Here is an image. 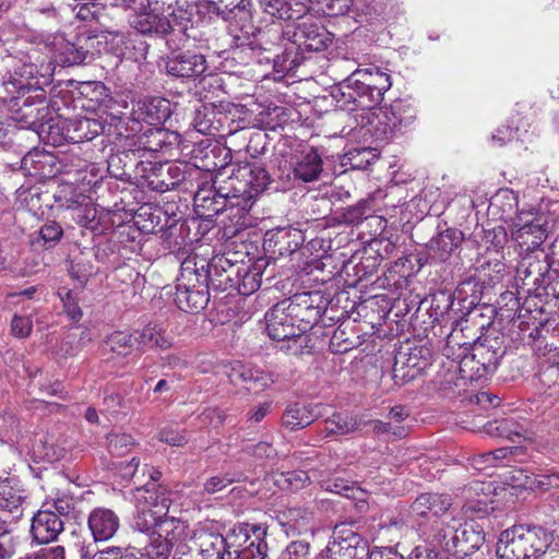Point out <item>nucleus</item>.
Wrapping results in <instances>:
<instances>
[{
	"instance_id": "obj_1",
	"label": "nucleus",
	"mask_w": 559,
	"mask_h": 559,
	"mask_svg": "<svg viewBox=\"0 0 559 559\" xmlns=\"http://www.w3.org/2000/svg\"><path fill=\"white\" fill-rule=\"evenodd\" d=\"M391 85L390 75L378 68L356 69L335 86L332 96L340 109L365 114L383 100Z\"/></svg>"
},
{
	"instance_id": "obj_2",
	"label": "nucleus",
	"mask_w": 559,
	"mask_h": 559,
	"mask_svg": "<svg viewBox=\"0 0 559 559\" xmlns=\"http://www.w3.org/2000/svg\"><path fill=\"white\" fill-rule=\"evenodd\" d=\"M283 38L288 45L282 55L275 56L274 67L277 71L290 72L302 63L306 52L325 50L331 45L333 36L310 15L293 26H286Z\"/></svg>"
},
{
	"instance_id": "obj_3",
	"label": "nucleus",
	"mask_w": 559,
	"mask_h": 559,
	"mask_svg": "<svg viewBox=\"0 0 559 559\" xmlns=\"http://www.w3.org/2000/svg\"><path fill=\"white\" fill-rule=\"evenodd\" d=\"M442 353L456 361L462 377L469 380H478L492 373L502 356L499 348L485 342L461 344L453 333L449 335Z\"/></svg>"
},
{
	"instance_id": "obj_4",
	"label": "nucleus",
	"mask_w": 559,
	"mask_h": 559,
	"mask_svg": "<svg viewBox=\"0 0 559 559\" xmlns=\"http://www.w3.org/2000/svg\"><path fill=\"white\" fill-rule=\"evenodd\" d=\"M26 493L14 478L0 479V510L7 512L11 520L0 516V559L10 558L19 545L16 522L23 516Z\"/></svg>"
},
{
	"instance_id": "obj_5",
	"label": "nucleus",
	"mask_w": 559,
	"mask_h": 559,
	"mask_svg": "<svg viewBox=\"0 0 559 559\" xmlns=\"http://www.w3.org/2000/svg\"><path fill=\"white\" fill-rule=\"evenodd\" d=\"M28 61H24L21 67L16 68L15 76L13 80L5 83V87L9 92L16 91V99L31 91L36 92L34 99L36 104L40 105V108L33 109V102L27 97L23 103V108L25 109L23 117L28 119L29 123L36 122L39 118H43L44 115L41 111L47 109L45 106V92L41 88V84L39 78L45 79V75L41 71L45 68V59H40L38 51L33 49L32 55L27 57Z\"/></svg>"
},
{
	"instance_id": "obj_6",
	"label": "nucleus",
	"mask_w": 559,
	"mask_h": 559,
	"mask_svg": "<svg viewBox=\"0 0 559 559\" xmlns=\"http://www.w3.org/2000/svg\"><path fill=\"white\" fill-rule=\"evenodd\" d=\"M249 0H209L207 12L229 21V34L236 47H248L255 50L259 46L258 36L262 33L252 24Z\"/></svg>"
},
{
	"instance_id": "obj_7",
	"label": "nucleus",
	"mask_w": 559,
	"mask_h": 559,
	"mask_svg": "<svg viewBox=\"0 0 559 559\" xmlns=\"http://www.w3.org/2000/svg\"><path fill=\"white\" fill-rule=\"evenodd\" d=\"M549 546L540 527L512 526L500 534L496 554L499 559H542Z\"/></svg>"
},
{
	"instance_id": "obj_8",
	"label": "nucleus",
	"mask_w": 559,
	"mask_h": 559,
	"mask_svg": "<svg viewBox=\"0 0 559 559\" xmlns=\"http://www.w3.org/2000/svg\"><path fill=\"white\" fill-rule=\"evenodd\" d=\"M412 110L401 103H394L390 107H376L372 110L358 114L356 121L365 134H369L376 141H390L403 133L414 121Z\"/></svg>"
},
{
	"instance_id": "obj_9",
	"label": "nucleus",
	"mask_w": 559,
	"mask_h": 559,
	"mask_svg": "<svg viewBox=\"0 0 559 559\" xmlns=\"http://www.w3.org/2000/svg\"><path fill=\"white\" fill-rule=\"evenodd\" d=\"M209 275L200 272L198 259L189 257L180 266L175 285L174 301L185 312L198 313L209 301Z\"/></svg>"
},
{
	"instance_id": "obj_10",
	"label": "nucleus",
	"mask_w": 559,
	"mask_h": 559,
	"mask_svg": "<svg viewBox=\"0 0 559 559\" xmlns=\"http://www.w3.org/2000/svg\"><path fill=\"white\" fill-rule=\"evenodd\" d=\"M228 186L236 201L241 202L239 210L241 215L235 224V229L226 234L236 235L247 226L246 213L251 209L253 200L270 185V176L265 168L259 163L240 166L237 174L228 178Z\"/></svg>"
},
{
	"instance_id": "obj_11",
	"label": "nucleus",
	"mask_w": 559,
	"mask_h": 559,
	"mask_svg": "<svg viewBox=\"0 0 559 559\" xmlns=\"http://www.w3.org/2000/svg\"><path fill=\"white\" fill-rule=\"evenodd\" d=\"M267 527L264 524L240 523L227 533V548L222 559H264L267 551Z\"/></svg>"
},
{
	"instance_id": "obj_12",
	"label": "nucleus",
	"mask_w": 559,
	"mask_h": 559,
	"mask_svg": "<svg viewBox=\"0 0 559 559\" xmlns=\"http://www.w3.org/2000/svg\"><path fill=\"white\" fill-rule=\"evenodd\" d=\"M289 305L281 300L265 313L266 332L274 341H286V350L298 355L307 346L309 337L295 326L296 317L292 314Z\"/></svg>"
},
{
	"instance_id": "obj_13",
	"label": "nucleus",
	"mask_w": 559,
	"mask_h": 559,
	"mask_svg": "<svg viewBox=\"0 0 559 559\" xmlns=\"http://www.w3.org/2000/svg\"><path fill=\"white\" fill-rule=\"evenodd\" d=\"M104 131V124L86 117L66 119L59 117L50 120L47 126V138L53 146L63 145L66 142L81 143L91 141Z\"/></svg>"
},
{
	"instance_id": "obj_14",
	"label": "nucleus",
	"mask_w": 559,
	"mask_h": 559,
	"mask_svg": "<svg viewBox=\"0 0 559 559\" xmlns=\"http://www.w3.org/2000/svg\"><path fill=\"white\" fill-rule=\"evenodd\" d=\"M170 116V103L165 98L154 97L138 100L129 112H120L118 119L126 124L132 135L142 132L143 123L147 128L162 126Z\"/></svg>"
},
{
	"instance_id": "obj_15",
	"label": "nucleus",
	"mask_w": 559,
	"mask_h": 559,
	"mask_svg": "<svg viewBox=\"0 0 559 559\" xmlns=\"http://www.w3.org/2000/svg\"><path fill=\"white\" fill-rule=\"evenodd\" d=\"M194 209L201 217H213L223 211H229V216L238 217L241 215L239 204L227 182L218 183L215 179L211 186L200 188L193 198Z\"/></svg>"
},
{
	"instance_id": "obj_16",
	"label": "nucleus",
	"mask_w": 559,
	"mask_h": 559,
	"mask_svg": "<svg viewBox=\"0 0 559 559\" xmlns=\"http://www.w3.org/2000/svg\"><path fill=\"white\" fill-rule=\"evenodd\" d=\"M511 235L520 253L543 250L542 245L548 236L546 218L538 213L521 211L513 218Z\"/></svg>"
},
{
	"instance_id": "obj_17",
	"label": "nucleus",
	"mask_w": 559,
	"mask_h": 559,
	"mask_svg": "<svg viewBox=\"0 0 559 559\" xmlns=\"http://www.w3.org/2000/svg\"><path fill=\"white\" fill-rule=\"evenodd\" d=\"M453 499L443 492H424L411 504V516L419 530L452 515Z\"/></svg>"
},
{
	"instance_id": "obj_18",
	"label": "nucleus",
	"mask_w": 559,
	"mask_h": 559,
	"mask_svg": "<svg viewBox=\"0 0 559 559\" xmlns=\"http://www.w3.org/2000/svg\"><path fill=\"white\" fill-rule=\"evenodd\" d=\"M367 555L366 540L345 523L335 525L332 540L322 554L326 559H364Z\"/></svg>"
},
{
	"instance_id": "obj_19",
	"label": "nucleus",
	"mask_w": 559,
	"mask_h": 559,
	"mask_svg": "<svg viewBox=\"0 0 559 559\" xmlns=\"http://www.w3.org/2000/svg\"><path fill=\"white\" fill-rule=\"evenodd\" d=\"M520 257L516 266V280L521 281L523 286H530L528 290H538L546 287L549 284L548 280L554 275L546 252L537 250L520 253Z\"/></svg>"
},
{
	"instance_id": "obj_20",
	"label": "nucleus",
	"mask_w": 559,
	"mask_h": 559,
	"mask_svg": "<svg viewBox=\"0 0 559 559\" xmlns=\"http://www.w3.org/2000/svg\"><path fill=\"white\" fill-rule=\"evenodd\" d=\"M432 359V350L426 345L409 347L407 353L400 352L392 370L395 383L414 380L431 366Z\"/></svg>"
},
{
	"instance_id": "obj_21",
	"label": "nucleus",
	"mask_w": 559,
	"mask_h": 559,
	"mask_svg": "<svg viewBox=\"0 0 559 559\" xmlns=\"http://www.w3.org/2000/svg\"><path fill=\"white\" fill-rule=\"evenodd\" d=\"M198 263L200 272L209 275V285L217 289L233 288L240 275V265L226 253L216 254L209 262L200 259Z\"/></svg>"
},
{
	"instance_id": "obj_22",
	"label": "nucleus",
	"mask_w": 559,
	"mask_h": 559,
	"mask_svg": "<svg viewBox=\"0 0 559 559\" xmlns=\"http://www.w3.org/2000/svg\"><path fill=\"white\" fill-rule=\"evenodd\" d=\"M160 473L153 471L150 477L153 481L138 488L135 492L136 510H147L157 514V518L166 515L170 507V492L162 485L155 481L159 478Z\"/></svg>"
},
{
	"instance_id": "obj_23",
	"label": "nucleus",
	"mask_w": 559,
	"mask_h": 559,
	"mask_svg": "<svg viewBox=\"0 0 559 559\" xmlns=\"http://www.w3.org/2000/svg\"><path fill=\"white\" fill-rule=\"evenodd\" d=\"M206 69L207 63L204 56L192 51H174L165 60L167 74L175 78H198Z\"/></svg>"
},
{
	"instance_id": "obj_24",
	"label": "nucleus",
	"mask_w": 559,
	"mask_h": 559,
	"mask_svg": "<svg viewBox=\"0 0 559 559\" xmlns=\"http://www.w3.org/2000/svg\"><path fill=\"white\" fill-rule=\"evenodd\" d=\"M288 301L289 310L296 319L314 324L319 322L326 309V302L318 292H306L296 294L292 298L283 299Z\"/></svg>"
},
{
	"instance_id": "obj_25",
	"label": "nucleus",
	"mask_w": 559,
	"mask_h": 559,
	"mask_svg": "<svg viewBox=\"0 0 559 559\" xmlns=\"http://www.w3.org/2000/svg\"><path fill=\"white\" fill-rule=\"evenodd\" d=\"M227 535L211 532L204 528L197 530L187 540V548L201 559H222L223 551L227 548Z\"/></svg>"
},
{
	"instance_id": "obj_26",
	"label": "nucleus",
	"mask_w": 559,
	"mask_h": 559,
	"mask_svg": "<svg viewBox=\"0 0 559 559\" xmlns=\"http://www.w3.org/2000/svg\"><path fill=\"white\" fill-rule=\"evenodd\" d=\"M305 241L304 233L298 228L282 227L265 234L264 247L281 257L295 252Z\"/></svg>"
},
{
	"instance_id": "obj_27",
	"label": "nucleus",
	"mask_w": 559,
	"mask_h": 559,
	"mask_svg": "<svg viewBox=\"0 0 559 559\" xmlns=\"http://www.w3.org/2000/svg\"><path fill=\"white\" fill-rule=\"evenodd\" d=\"M225 373L231 383H245L248 389L255 391H263L274 383L271 373L239 361L233 364L228 370H225Z\"/></svg>"
},
{
	"instance_id": "obj_28",
	"label": "nucleus",
	"mask_w": 559,
	"mask_h": 559,
	"mask_svg": "<svg viewBox=\"0 0 559 559\" xmlns=\"http://www.w3.org/2000/svg\"><path fill=\"white\" fill-rule=\"evenodd\" d=\"M63 531V521L50 508L39 510L32 519L31 533L38 544L55 540Z\"/></svg>"
},
{
	"instance_id": "obj_29",
	"label": "nucleus",
	"mask_w": 559,
	"mask_h": 559,
	"mask_svg": "<svg viewBox=\"0 0 559 559\" xmlns=\"http://www.w3.org/2000/svg\"><path fill=\"white\" fill-rule=\"evenodd\" d=\"M183 164H160L147 176V186L157 192H166L179 186L186 178Z\"/></svg>"
},
{
	"instance_id": "obj_30",
	"label": "nucleus",
	"mask_w": 559,
	"mask_h": 559,
	"mask_svg": "<svg viewBox=\"0 0 559 559\" xmlns=\"http://www.w3.org/2000/svg\"><path fill=\"white\" fill-rule=\"evenodd\" d=\"M128 22L133 29L141 34L165 35L171 29L167 16L156 13V9L143 8L140 12L134 11L129 14Z\"/></svg>"
},
{
	"instance_id": "obj_31",
	"label": "nucleus",
	"mask_w": 559,
	"mask_h": 559,
	"mask_svg": "<svg viewBox=\"0 0 559 559\" xmlns=\"http://www.w3.org/2000/svg\"><path fill=\"white\" fill-rule=\"evenodd\" d=\"M459 521L450 515L449 519H443L426 528H421V534L431 547L450 554V544L456 537Z\"/></svg>"
},
{
	"instance_id": "obj_32",
	"label": "nucleus",
	"mask_w": 559,
	"mask_h": 559,
	"mask_svg": "<svg viewBox=\"0 0 559 559\" xmlns=\"http://www.w3.org/2000/svg\"><path fill=\"white\" fill-rule=\"evenodd\" d=\"M139 347L153 350H167L174 344V337L163 322H150L141 330H135Z\"/></svg>"
},
{
	"instance_id": "obj_33",
	"label": "nucleus",
	"mask_w": 559,
	"mask_h": 559,
	"mask_svg": "<svg viewBox=\"0 0 559 559\" xmlns=\"http://www.w3.org/2000/svg\"><path fill=\"white\" fill-rule=\"evenodd\" d=\"M87 524L94 540L105 542L117 533L120 521L112 510L96 508L90 513Z\"/></svg>"
},
{
	"instance_id": "obj_34",
	"label": "nucleus",
	"mask_w": 559,
	"mask_h": 559,
	"mask_svg": "<svg viewBox=\"0 0 559 559\" xmlns=\"http://www.w3.org/2000/svg\"><path fill=\"white\" fill-rule=\"evenodd\" d=\"M485 542L483 532L476 530L473 524L459 521L456 537L450 544V554L460 557L468 556L478 550Z\"/></svg>"
},
{
	"instance_id": "obj_35",
	"label": "nucleus",
	"mask_w": 559,
	"mask_h": 559,
	"mask_svg": "<svg viewBox=\"0 0 559 559\" xmlns=\"http://www.w3.org/2000/svg\"><path fill=\"white\" fill-rule=\"evenodd\" d=\"M322 171V158L313 147L302 151L293 165L294 178L302 182L318 180Z\"/></svg>"
},
{
	"instance_id": "obj_36",
	"label": "nucleus",
	"mask_w": 559,
	"mask_h": 559,
	"mask_svg": "<svg viewBox=\"0 0 559 559\" xmlns=\"http://www.w3.org/2000/svg\"><path fill=\"white\" fill-rule=\"evenodd\" d=\"M81 40L78 38V41L71 43L63 36L55 37L52 43L55 61L67 67L83 63L88 56V50L81 45Z\"/></svg>"
},
{
	"instance_id": "obj_37",
	"label": "nucleus",
	"mask_w": 559,
	"mask_h": 559,
	"mask_svg": "<svg viewBox=\"0 0 559 559\" xmlns=\"http://www.w3.org/2000/svg\"><path fill=\"white\" fill-rule=\"evenodd\" d=\"M188 525L174 516L162 515L150 538L158 537L162 542L175 546L181 544L187 535Z\"/></svg>"
},
{
	"instance_id": "obj_38",
	"label": "nucleus",
	"mask_w": 559,
	"mask_h": 559,
	"mask_svg": "<svg viewBox=\"0 0 559 559\" xmlns=\"http://www.w3.org/2000/svg\"><path fill=\"white\" fill-rule=\"evenodd\" d=\"M55 156L40 150L29 151L21 160V167L34 177H49L52 175Z\"/></svg>"
},
{
	"instance_id": "obj_39",
	"label": "nucleus",
	"mask_w": 559,
	"mask_h": 559,
	"mask_svg": "<svg viewBox=\"0 0 559 559\" xmlns=\"http://www.w3.org/2000/svg\"><path fill=\"white\" fill-rule=\"evenodd\" d=\"M62 198H64L66 206L69 209L84 206V215L80 218V222L84 226L94 227L91 224L96 218V209L88 204L85 195L76 193V189L72 185H67L60 190L59 200Z\"/></svg>"
},
{
	"instance_id": "obj_40",
	"label": "nucleus",
	"mask_w": 559,
	"mask_h": 559,
	"mask_svg": "<svg viewBox=\"0 0 559 559\" xmlns=\"http://www.w3.org/2000/svg\"><path fill=\"white\" fill-rule=\"evenodd\" d=\"M222 114L212 104L200 106L194 114L193 127L202 134H215L222 124Z\"/></svg>"
},
{
	"instance_id": "obj_41",
	"label": "nucleus",
	"mask_w": 559,
	"mask_h": 559,
	"mask_svg": "<svg viewBox=\"0 0 559 559\" xmlns=\"http://www.w3.org/2000/svg\"><path fill=\"white\" fill-rule=\"evenodd\" d=\"M282 420L286 428L297 430L309 426L314 420V415L309 406L296 402L286 407Z\"/></svg>"
},
{
	"instance_id": "obj_42",
	"label": "nucleus",
	"mask_w": 559,
	"mask_h": 559,
	"mask_svg": "<svg viewBox=\"0 0 559 559\" xmlns=\"http://www.w3.org/2000/svg\"><path fill=\"white\" fill-rule=\"evenodd\" d=\"M284 525L287 526V533L293 535H302L311 531L312 513L300 508H293L283 513Z\"/></svg>"
},
{
	"instance_id": "obj_43",
	"label": "nucleus",
	"mask_w": 559,
	"mask_h": 559,
	"mask_svg": "<svg viewBox=\"0 0 559 559\" xmlns=\"http://www.w3.org/2000/svg\"><path fill=\"white\" fill-rule=\"evenodd\" d=\"M463 237L462 233L448 228L440 233L436 238L431 239L430 248L439 252L440 260H447L450 254L459 247Z\"/></svg>"
},
{
	"instance_id": "obj_44",
	"label": "nucleus",
	"mask_w": 559,
	"mask_h": 559,
	"mask_svg": "<svg viewBox=\"0 0 559 559\" xmlns=\"http://www.w3.org/2000/svg\"><path fill=\"white\" fill-rule=\"evenodd\" d=\"M135 344V332L116 331L106 338L104 349L118 356H127L132 353Z\"/></svg>"
},
{
	"instance_id": "obj_45",
	"label": "nucleus",
	"mask_w": 559,
	"mask_h": 559,
	"mask_svg": "<svg viewBox=\"0 0 559 559\" xmlns=\"http://www.w3.org/2000/svg\"><path fill=\"white\" fill-rule=\"evenodd\" d=\"M143 133L138 139V150L157 153L169 145L166 143L167 132L159 127H152L142 130Z\"/></svg>"
},
{
	"instance_id": "obj_46",
	"label": "nucleus",
	"mask_w": 559,
	"mask_h": 559,
	"mask_svg": "<svg viewBox=\"0 0 559 559\" xmlns=\"http://www.w3.org/2000/svg\"><path fill=\"white\" fill-rule=\"evenodd\" d=\"M259 4L264 12L280 20L299 19L305 11V7L298 3L295 4V10L287 8V0H259Z\"/></svg>"
},
{
	"instance_id": "obj_47",
	"label": "nucleus",
	"mask_w": 559,
	"mask_h": 559,
	"mask_svg": "<svg viewBox=\"0 0 559 559\" xmlns=\"http://www.w3.org/2000/svg\"><path fill=\"white\" fill-rule=\"evenodd\" d=\"M274 483L282 490L297 491L310 483V476L301 469L274 474Z\"/></svg>"
},
{
	"instance_id": "obj_48",
	"label": "nucleus",
	"mask_w": 559,
	"mask_h": 559,
	"mask_svg": "<svg viewBox=\"0 0 559 559\" xmlns=\"http://www.w3.org/2000/svg\"><path fill=\"white\" fill-rule=\"evenodd\" d=\"M261 278L262 274L258 270H249L247 266L240 265V275L234 287L240 295L249 296L260 288Z\"/></svg>"
},
{
	"instance_id": "obj_49",
	"label": "nucleus",
	"mask_w": 559,
	"mask_h": 559,
	"mask_svg": "<svg viewBox=\"0 0 559 559\" xmlns=\"http://www.w3.org/2000/svg\"><path fill=\"white\" fill-rule=\"evenodd\" d=\"M75 503V498L68 490L58 489L51 497V503L46 501L44 508H53L59 516H67L74 510Z\"/></svg>"
},
{
	"instance_id": "obj_50",
	"label": "nucleus",
	"mask_w": 559,
	"mask_h": 559,
	"mask_svg": "<svg viewBox=\"0 0 559 559\" xmlns=\"http://www.w3.org/2000/svg\"><path fill=\"white\" fill-rule=\"evenodd\" d=\"M134 444L132 436L124 432H112L107 436V449L114 456L127 454Z\"/></svg>"
},
{
	"instance_id": "obj_51",
	"label": "nucleus",
	"mask_w": 559,
	"mask_h": 559,
	"mask_svg": "<svg viewBox=\"0 0 559 559\" xmlns=\"http://www.w3.org/2000/svg\"><path fill=\"white\" fill-rule=\"evenodd\" d=\"M326 430L332 435H347L358 427L357 421L347 415L334 414L326 421Z\"/></svg>"
},
{
	"instance_id": "obj_52",
	"label": "nucleus",
	"mask_w": 559,
	"mask_h": 559,
	"mask_svg": "<svg viewBox=\"0 0 559 559\" xmlns=\"http://www.w3.org/2000/svg\"><path fill=\"white\" fill-rule=\"evenodd\" d=\"M160 518H157V514L147 510H136V514L133 519V528L139 531L140 533L151 535L154 533L157 523Z\"/></svg>"
},
{
	"instance_id": "obj_53",
	"label": "nucleus",
	"mask_w": 559,
	"mask_h": 559,
	"mask_svg": "<svg viewBox=\"0 0 559 559\" xmlns=\"http://www.w3.org/2000/svg\"><path fill=\"white\" fill-rule=\"evenodd\" d=\"M243 478V474L242 473H230V472H227L223 475H216V476H213L211 478H209L205 483H204V490L207 492V493H216L223 489H225L227 486H229L230 484L235 483V481H240L241 479Z\"/></svg>"
},
{
	"instance_id": "obj_54",
	"label": "nucleus",
	"mask_w": 559,
	"mask_h": 559,
	"mask_svg": "<svg viewBox=\"0 0 559 559\" xmlns=\"http://www.w3.org/2000/svg\"><path fill=\"white\" fill-rule=\"evenodd\" d=\"M58 296L63 302L67 314L73 321H79L82 318V310L79 306L76 295L67 287H61L58 290Z\"/></svg>"
},
{
	"instance_id": "obj_55",
	"label": "nucleus",
	"mask_w": 559,
	"mask_h": 559,
	"mask_svg": "<svg viewBox=\"0 0 559 559\" xmlns=\"http://www.w3.org/2000/svg\"><path fill=\"white\" fill-rule=\"evenodd\" d=\"M74 5L69 4L75 13V17L81 21L90 22L98 19L100 8L93 1H76Z\"/></svg>"
},
{
	"instance_id": "obj_56",
	"label": "nucleus",
	"mask_w": 559,
	"mask_h": 559,
	"mask_svg": "<svg viewBox=\"0 0 559 559\" xmlns=\"http://www.w3.org/2000/svg\"><path fill=\"white\" fill-rule=\"evenodd\" d=\"M33 331L31 316L14 314L11 321V333L16 338H27Z\"/></svg>"
},
{
	"instance_id": "obj_57",
	"label": "nucleus",
	"mask_w": 559,
	"mask_h": 559,
	"mask_svg": "<svg viewBox=\"0 0 559 559\" xmlns=\"http://www.w3.org/2000/svg\"><path fill=\"white\" fill-rule=\"evenodd\" d=\"M516 449L515 448H499L495 451L484 453L479 455L478 457L473 459L472 465L476 469H483L485 466H483L484 463H495L498 461H502L508 457L509 454H512Z\"/></svg>"
},
{
	"instance_id": "obj_58",
	"label": "nucleus",
	"mask_w": 559,
	"mask_h": 559,
	"mask_svg": "<svg viewBox=\"0 0 559 559\" xmlns=\"http://www.w3.org/2000/svg\"><path fill=\"white\" fill-rule=\"evenodd\" d=\"M63 230L56 222H49L41 226L38 233V240L48 247L55 246L62 237Z\"/></svg>"
},
{
	"instance_id": "obj_59",
	"label": "nucleus",
	"mask_w": 559,
	"mask_h": 559,
	"mask_svg": "<svg viewBox=\"0 0 559 559\" xmlns=\"http://www.w3.org/2000/svg\"><path fill=\"white\" fill-rule=\"evenodd\" d=\"M173 547L158 537L150 538L144 559H169Z\"/></svg>"
},
{
	"instance_id": "obj_60",
	"label": "nucleus",
	"mask_w": 559,
	"mask_h": 559,
	"mask_svg": "<svg viewBox=\"0 0 559 559\" xmlns=\"http://www.w3.org/2000/svg\"><path fill=\"white\" fill-rule=\"evenodd\" d=\"M309 544L306 542H292L283 549L276 559H308Z\"/></svg>"
},
{
	"instance_id": "obj_61",
	"label": "nucleus",
	"mask_w": 559,
	"mask_h": 559,
	"mask_svg": "<svg viewBox=\"0 0 559 559\" xmlns=\"http://www.w3.org/2000/svg\"><path fill=\"white\" fill-rule=\"evenodd\" d=\"M496 430L500 437H504L513 442L524 438V429L518 425L515 426L514 423L509 419L497 423Z\"/></svg>"
},
{
	"instance_id": "obj_62",
	"label": "nucleus",
	"mask_w": 559,
	"mask_h": 559,
	"mask_svg": "<svg viewBox=\"0 0 559 559\" xmlns=\"http://www.w3.org/2000/svg\"><path fill=\"white\" fill-rule=\"evenodd\" d=\"M243 451L259 461L273 460L277 454L272 443L265 441L252 445L248 444Z\"/></svg>"
},
{
	"instance_id": "obj_63",
	"label": "nucleus",
	"mask_w": 559,
	"mask_h": 559,
	"mask_svg": "<svg viewBox=\"0 0 559 559\" xmlns=\"http://www.w3.org/2000/svg\"><path fill=\"white\" fill-rule=\"evenodd\" d=\"M484 240L488 247L498 251L508 242V233L503 226H497L485 231Z\"/></svg>"
},
{
	"instance_id": "obj_64",
	"label": "nucleus",
	"mask_w": 559,
	"mask_h": 559,
	"mask_svg": "<svg viewBox=\"0 0 559 559\" xmlns=\"http://www.w3.org/2000/svg\"><path fill=\"white\" fill-rule=\"evenodd\" d=\"M159 440L173 447H181L187 443L188 439L185 431L173 428H164L158 433Z\"/></svg>"
}]
</instances>
